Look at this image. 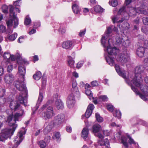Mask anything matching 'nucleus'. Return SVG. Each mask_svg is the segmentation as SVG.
Listing matches in <instances>:
<instances>
[{"label":"nucleus","mask_w":148,"mask_h":148,"mask_svg":"<svg viewBox=\"0 0 148 148\" xmlns=\"http://www.w3.org/2000/svg\"><path fill=\"white\" fill-rule=\"evenodd\" d=\"M10 107L12 110H13L14 111L20 110L19 113H16L14 116V118H13L12 115H9L7 118L6 121L8 122L9 125L12 128H11L12 130H14V127L15 125H16V128L17 126V125L15 124V123L16 121H18L19 117L22 116L23 112V111L22 109L20 106V105L18 102L15 100H13L11 101L10 104Z\"/></svg>","instance_id":"f257e3e1"},{"label":"nucleus","mask_w":148,"mask_h":148,"mask_svg":"<svg viewBox=\"0 0 148 148\" xmlns=\"http://www.w3.org/2000/svg\"><path fill=\"white\" fill-rule=\"evenodd\" d=\"M138 80L136 81V78H134L133 80H131V82L136 87H139L141 91L143 92L144 95L140 92L138 89L131 85V89L134 92L136 93L139 95L140 98L145 101H147L148 99L147 97H148V86L145 84L142 83L143 81L142 79H138Z\"/></svg>","instance_id":"f03ea898"},{"label":"nucleus","mask_w":148,"mask_h":148,"mask_svg":"<svg viewBox=\"0 0 148 148\" xmlns=\"http://www.w3.org/2000/svg\"><path fill=\"white\" fill-rule=\"evenodd\" d=\"M52 103V100H49L46 104L44 105L41 108L42 110L46 109L45 111L41 113V117L44 120H47L51 119L55 115V114L54 112L53 107L49 106L50 103Z\"/></svg>","instance_id":"7ed1b4c3"},{"label":"nucleus","mask_w":148,"mask_h":148,"mask_svg":"<svg viewBox=\"0 0 148 148\" xmlns=\"http://www.w3.org/2000/svg\"><path fill=\"white\" fill-rule=\"evenodd\" d=\"M18 70L19 73L22 77V82H21L18 81H16L14 82V84L19 90L25 92L26 88L23 82L24 80V76L25 74V68L23 65L19 66L18 67Z\"/></svg>","instance_id":"20e7f679"},{"label":"nucleus","mask_w":148,"mask_h":148,"mask_svg":"<svg viewBox=\"0 0 148 148\" xmlns=\"http://www.w3.org/2000/svg\"><path fill=\"white\" fill-rule=\"evenodd\" d=\"M16 127V125H15L14 130L10 128L6 129L3 130L1 133L0 134V141H3L5 139L12 136L13 134Z\"/></svg>","instance_id":"39448f33"},{"label":"nucleus","mask_w":148,"mask_h":148,"mask_svg":"<svg viewBox=\"0 0 148 148\" xmlns=\"http://www.w3.org/2000/svg\"><path fill=\"white\" fill-rule=\"evenodd\" d=\"M145 68L143 66L141 65H138L135 68L134 71L135 73L133 77H131L133 80L134 78H136V80H138V79H142V74L143 73Z\"/></svg>","instance_id":"423d86ee"},{"label":"nucleus","mask_w":148,"mask_h":148,"mask_svg":"<svg viewBox=\"0 0 148 148\" xmlns=\"http://www.w3.org/2000/svg\"><path fill=\"white\" fill-rule=\"evenodd\" d=\"M116 60L122 63L128 62L130 60L129 55L126 51L119 54L116 58Z\"/></svg>","instance_id":"0eeeda50"},{"label":"nucleus","mask_w":148,"mask_h":148,"mask_svg":"<svg viewBox=\"0 0 148 148\" xmlns=\"http://www.w3.org/2000/svg\"><path fill=\"white\" fill-rule=\"evenodd\" d=\"M25 133V130L24 131H20L17 134L16 138L14 140V142L16 143V144L13 146L12 148H16L20 143L22 142L23 138V136Z\"/></svg>","instance_id":"6e6552de"},{"label":"nucleus","mask_w":148,"mask_h":148,"mask_svg":"<svg viewBox=\"0 0 148 148\" xmlns=\"http://www.w3.org/2000/svg\"><path fill=\"white\" fill-rule=\"evenodd\" d=\"M112 39H109L108 40V43L109 45L107 47V51L108 54L110 55H116L118 52L119 50L117 48L114 47L112 48L111 45L112 44Z\"/></svg>","instance_id":"1a4fd4ad"},{"label":"nucleus","mask_w":148,"mask_h":148,"mask_svg":"<svg viewBox=\"0 0 148 148\" xmlns=\"http://www.w3.org/2000/svg\"><path fill=\"white\" fill-rule=\"evenodd\" d=\"M9 9L10 16L12 17L14 20V27L16 28L18 24V19L16 17V14H15L14 12H13L14 8L11 5L9 6Z\"/></svg>","instance_id":"9d476101"},{"label":"nucleus","mask_w":148,"mask_h":148,"mask_svg":"<svg viewBox=\"0 0 148 148\" xmlns=\"http://www.w3.org/2000/svg\"><path fill=\"white\" fill-rule=\"evenodd\" d=\"M75 96L74 94L71 93L70 95L68 97L66 101L67 106L69 108H72L75 104V100L74 96Z\"/></svg>","instance_id":"9b49d317"},{"label":"nucleus","mask_w":148,"mask_h":148,"mask_svg":"<svg viewBox=\"0 0 148 148\" xmlns=\"http://www.w3.org/2000/svg\"><path fill=\"white\" fill-rule=\"evenodd\" d=\"M115 67L116 72L119 74L124 78L126 82L130 84V82L131 79H128L127 78L126 75L125 73V71H121L119 66L117 64L115 65Z\"/></svg>","instance_id":"f8f14e48"},{"label":"nucleus","mask_w":148,"mask_h":148,"mask_svg":"<svg viewBox=\"0 0 148 148\" xmlns=\"http://www.w3.org/2000/svg\"><path fill=\"white\" fill-rule=\"evenodd\" d=\"M22 92L20 93L19 95L17 96V99L20 103L23 104L25 106H26L27 104V97L26 96H23Z\"/></svg>","instance_id":"ddd939ff"},{"label":"nucleus","mask_w":148,"mask_h":148,"mask_svg":"<svg viewBox=\"0 0 148 148\" xmlns=\"http://www.w3.org/2000/svg\"><path fill=\"white\" fill-rule=\"evenodd\" d=\"M112 32V29L111 27H108L105 33L106 36H103L101 39V43L104 47H105L106 40L110 34Z\"/></svg>","instance_id":"4468645a"},{"label":"nucleus","mask_w":148,"mask_h":148,"mask_svg":"<svg viewBox=\"0 0 148 148\" xmlns=\"http://www.w3.org/2000/svg\"><path fill=\"white\" fill-rule=\"evenodd\" d=\"M77 84L75 82L72 83V87L71 89L72 93L74 94L76 96H79V90L77 87Z\"/></svg>","instance_id":"2eb2a0df"},{"label":"nucleus","mask_w":148,"mask_h":148,"mask_svg":"<svg viewBox=\"0 0 148 148\" xmlns=\"http://www.w3.org/2000/svg\"><path fill=\"white\" fill-rule=\"evenodd\" d=\"M64 114L62 113L60 114L56 117L55 123L57 124H61L64 121Z\"/></svg>","instance_id":"dca6fc26"},{"label":"nucleus","mask_w":148,"mask_h":148,"mask_svg":"<svg viewBox=\"0 0 148 148\" xmlns=\"http://www.w3.org/2000/svg\"><path fill=\"white\" fill-rule=\"evenodd\" d=\"M73 44L71 41L67 40L63 42L62 46L63 48L68 49L72 47Z\"/></svg>","instance_id":"f3484780"},{"label":"nucleus","mask_w":148,"mask_h":148,"mask_svg":"<svg viewBox=\"0 0 148 148\" xmlns=\"http://www.w3.org/2000/svg\"><path fill=\"white\" fill-rule=\"evenodd\" d=\"M5 82L8 84L12 83L14 80V76L11 74H7L4 77Z\"/></svg>","instance_id":"a211bd4d"},{"label":"nucleus","mask_w":148,"mask_h":148,"mask_svg":"<svg viewBox=\"0 0 148 148\" xmlns=\"http://www.w3.org/2000/svg\"><path fill=\"white\" fill-rule=\"evenodd\" d=\"M55 106L58 109H62L64 108L63 103L60 99H57L55 101Z\"/></svg>","instance_id":"6ab92c4d"},{"label":"nucleus","mask_w":148,"mask_h":148,"mask_svg":"<svg viewBox=\"0 0 148 148\" xmlns=\"http://www.w3.org/2000/svg\"><path fill=\"white\" fill-rule=\"evenodd\" d=\"M145 52V47H140L137 49L136 53L138 56L142 57L143 56Z\"/></svg>","instance_id":"aec40b11"},{"label":"nucleus","mask_w":148,"mask_h":148,"mask_svg":"<svg viewBox=\"0 0 148 148\" xmlns=\"http://www.w3.org/2000/svg\"><path fill=\"white\" fill-rule=\"evenodd\" d=\"M53 127L52 123H50L45 127L43 130V132L45 134H46L49 132L51 130Z\"/></svg>","instance_id":"412c9836"},{"label":"nucleus","mask_w":148,"mask_h":148,"mask_svg":"<svg viewBox=\"0 0 148 148\" xmlns=\"http://www.w3.org/2000/svg\"><path fill=\"white\" fill-rule=\"evenodd\" d=\"M101 129V125L99 124H95L92 127V131L93 133H97Z\"/></svg>","instance_id":"4be33fe9"},{"label":"nucleus","mask_w":148,"mask_h":148,"mask_svg":"<svg viewBox=\"0 0 148 148\" xmlns=\"http://www.w3.org/2000/svg\"><path fill=\"white\" fill-rule=\"evenodd\" d=\"M89 130L87 128L83 129L82 132V137L84 139H86L88 134Z\"/></svg>","instance_id":"5701e85b"},{"label":"nucleus","mask_w":148,"mask_h":148,"mask_svg":"<svg viewBox=\"0 0 148 148\" xmlns=\"http://www.w3.org/2000/svg\"><path fill=\"white\" fill-rule=\"evenodd\" d=\"M69 59L68 60V65L71 68L74 67L75 61L74 59L71 56H68Z\"/></svg>","instance_id":"b1692460"},{"label":"nucleus","mask_w":148,"mask_h":148,"mask_svg":"<svg viewBox=\"0 0 148 148\" xmlns=\"http://www.w3.org/2000/svg\"><path fill=\"white\" fill-rule=\"evenodd\" d=\"M136 15V8L131 7L129 10V15L134 16Z\"/></svg>","instance_id":"393cba45"},{"label":"nucleus","mask_w":148,"mask_h":148,"mask_svg":"<svg viewBox=\"0 0 148 148\" xmlns=\"http://www.w3.org/2000/svg\"><path fill=\"white\" fill-rule=\"evenodd\" d=\"M72 8L73 12L75 14H78L80 10V9L78 6L76 4H74L73 5Z\"/></svg>","instance_id":"a878e982"},{"label":"nucleus","mask_w":148,"mask_h":148,"mask_svg":"<svg viewBox=\"0 0 148 148\" xmlns=\"http://www.w3.org/2000/svg\"><path fill=\"white\" fill-rule=\"evenodd\" d=\"M6 99L3 96H0V112L2 110V108L5 102Z\"/></svg>","instance_id":"bb28decb"},{"label":"nucleus","mask_w":148,"mask_h":148,"mask_svg":"<svg viewBox=\"0 0 148 148\" xmlns=\"http://www.w3.org/2000/svg\"><path fill=\"white\" fill-rule=\"evenodd\" d=\"M43 98V96L42 95V94L41 92H39V94L38 100L37 103L36 104L37 108L36 109V110H37L39 106V104L41 103V102L42 101Z\"/></svg>","instance_id":"cd10ccee"},{"label":"nucleus","mask_w":148,"mask_h":148,"mask_svg":"<svg viewBox=\"0 0 148 148\" xmlns=\"http://www.w3.org/2000/svg\"><path fill=\"white\" fill-rule=\"evenodd\" d=\"M94 9L95 11L97 12L102 13L104 11V9L99 5L95 6Z\"/></svg>","instance_id":"c85d7f7f"},{"label":"nucleus","mask_w":148,"mask_h":148,"mask_svg":"<svg viewBox=\"0 0 148 148\" xmlns=\"http://www.w3.org/2000/svg\"><path fill=\"white\" fill-rule=\"evenodd\" d=\"M121 143L124 145L126 148H128V143L127 141V139L125 137L122 136L121 138Z\"/></svg>","instance_id":"c756f323"},{"label":"nucleus","mask_w":148,"mask_h":148,"mask_svg":"<svg viewBox=\"0 0 148 148\" xmlns=\"http://www.w3.org/2000/svg\"><path fill=\"white\" fill-rule=\"evenodd\" d=\"M106 60L108 64L111 66H113L114 64V62L112 57H108L106 59Z\"/></svg>","instance_id":"7c9ffc66"},{"label":"nucleus","mask_w":148,"mask_h":148,"mask_svg":"<svg viewBox=\"0 0 148 148\" xmlns=\"http://www.w3.org/2000/svg\"><path fill=\"white\" fill-rule=\"evenodd\" d=\"M33 77L34 79L38 80L41 77V73L40 71H38L33 75Z\"/></svg>","instance_id":"2f4dec72"},{"label":"nucleus","mask_w":148,"mask_h":148,"mask_svg":"<svg viewBox=\"0 0 148 148\" xmlns=\"http://www.w3.org/2000/svg\"><path fill=\"white\" fill-rule=\"evenodd\" d=\"M136 13L143 14L145 15H146L147 14V12L146 11L143 10L140 7H138L137 8H136Z\"/></svg>","instance_id":"473e14b6"},{"label":"nucleus","mask_w":148,"mask_h":148,"mask_svg":"<svg viewBox=\"0 0 148 148\" xmlns=\"http://www.w3.org/2000/svg\"><path fill=\"white\" fill-rule=\"evenodd\" d=\"M60 134L59 132H57L54 133L53 136V138L54 139H56L57 141H60Z\"/></svg>","instance_id":"72a5a7b5"},{"label":"nucleus","mask_w":148,"mask_h":148,"mask_svg":"<svg viewBox=\"0 0 148 148\" xmlns=\"http://www.w3.org/2000/svg\"><path fill=\"white\" fill-rule=\"evenodd\" d=\"M113 115L114 116L117 117L118 119H119L121 117V113L120 111L116 110L113 113Z\"/></svg>","instance_id":"f704fd0d"},{"label":"nucleus","mask_w":148,"mask_h":148,"mask_svg":"<svg viewBox=\"0 0 148 148\" xmlns=\"http://www.w3.org/2000/svg\"><path fill=\"white\" fill-rule=\"evenodd\" d=\"M6 21L7 25L8 27V29H9V28H10L12 26L13 20L12 19H10L8 20H6ZM8 30L9 29H8Z\"/></svg>","instance_id":"c9c22d12"},{"label":"nucleus","mask_w":148,"mask_h":148,"mask_svg":"<svg viewBox=\"0 0 148 148\" xmlns=\"http://www.w3.org/2000/svg\"><path fill=\"white\" fill-rule=\"evenodd\" d=\"M38 144L40 147L42 148L45 147L47 145L46 143L43 140L39 141Z\"/></svg>","instance_id":"e433bc0d"},{"label":"nucleus","mask_w":148,"mask_h":148,"mask_svg":"<svg viewBox=\"0 0 148 148\" xmlns=\"http://www.w3.org/2000/svg\"><path fill=\"white\" fill-rule=\"evenodd\" d=\"M122 45L125 47H127L130 45V42L128 39H127L125 41H123L122 42Z\"/></svg>","instance_id":"4c0bfd02"},{"label":"nucleus","mask_w":148,"mask_h":148,"mask_svg":"<svg viewBox=\"0 0 148 148\" xmlns=\"http://www.w3.org/2000/svg\"><path fill=\"white\" fill-rule=\"evenodd\" d=\"M17 36V34L14 33V34L10 35L8 37V39L11 40L13 41L16 38Z\"/></svg>","instance_id":"58836bf2"},{"label":"nucleus","mask_w":148,"mask_h":148,"mask_svg":"<svg viewBox=\"0 0 148 148\" xmlns=\"http://www.w3.org/2000/svg\"><path fill=\"white\" fill-rule=\"evenodd\" d=\"M95 117L97 121L99 122H101L103 121V118L100 116L99 114L98 113L95 114Z\"/></svg>","instance_id":"ea45409f"},{"label":"nucleus","mask_w":148,"mask_h":148,"mask_svg":"<svg viewBox=\"0 0 148 148\" xmlns=\"http://www.w3.org/2000/svg\"><path fill=\"white\" fill-rule=\"evenodd\" d=\"M8 7L6 5H3L2 7V11L5 13H8Z\"/></svg>","instance_id":"a19ab883"},{"label":"nucleus","mask_w":148,"mask_h":148,"mask_svg":"<svg viewBox=\"0 0 148 148\" xmlns=\"http://www.w3.org/2000/svg\"><path fill=\"white\" fill-rule=\"evenodd\" d=\"M123 41V39L119 37H117L116 38V44L118 45H119L121 44Z\"/></svg>","instance_id":"79ce46f5"},{"label":"nucleus","mask_w":148,"mask_h":148,"mask_svg":"<svg viewBox=\"0 0 148 148\" xmlns=\"http://www.w3.org/2000/svg\"><path fill=\"white\" fill-rule=\"evenodd\" d=\"M31 22V20L30 18L28 16H27L24 21V24L25 25H29Z\"/></svg>","instance_id":"37998d69"},{"label":"nucleus","mask_w":148,"mask_h":148,"mask_svg":"<svg viewBox=\"0 0 148 148\" xmlns=\"http://www.w3.org/2000/svg\"><path fill=\"white\" fill-rule=\"evenodd\" d=\"M109 2L111 3L112 5L114 7L116 6L118 3V1L117 0H111Z\"/></svg>","instance_id":"c03bdc74"},{"label":"nucleus","mask_w":148,"mask_h":148,"mask_svg":"<svg viewBox=\"0 0 148 148\" xmlns=\"http://www.w3.org/2000/svg\"><path fill=\"white\" fill-rule=\"evenodd\" d=\"M3 57L4 59L8 60L10 59L11 55L8 52H6L4 53Z\"/></svg>","instance_id":"a18cd8bd"},{"label":"nucleus","mask_w":148,"mask_h":148,"mask_svg":"<svg viewBox=\"0 0 148 148\" xmlns=\"http://www.w3.org/2000/svg\"><path fill=\"white\" fill-rule=\"evenodd\" d=\"M92 112L89 110H87L85 113V117L87 118H88L92 114Z\"/></svg>","instance_id":"49530a36"},{"label":"nucleus","mask_w":148,"mask_h":148,"mask_svg":"<svg viewBox=\"0 0 148 148\" xmlns=\"http://www.w3.org/2000/svg\"><path fill=\"white\" fill-rule=\"evenodd\" d=\"M123 25V27L125 29H127L130 28L129 24L126 21L124 22Z\"/></svg>","instance_id":"de8ad7c7"},{"label":"nucleus","mask_w":148,"mask_h":148,"mask_svg":"<svg viewBox=\"0 0 148 148\" xmlns=\"http://www.w3.org/2000/svg\"><path fill=\"white\" fill-rule=\"evenodd\" d=\"M99 98L103 101H107L108 100L107 97L106 95H101L99 97Z\"/></svg>","instance_id":"09e8293b"},{"label":"nucleus","mask_w":148,"mask_h":148,"mask_svg":"<svg viewBox=\"0 0 148 148\" xmlns=\"http://www.w3.org/2000/svg\"><path fill=\"white\" fill-rule=\"evenodd\" d=\"M143 23L145 25H148V17H144L142 18Z\"/></svg>","instance_id":"8fccbe9b"},{"label":"nucleus","mask_w":148,"mask_h":148,"mask_svg":"<svg viewBox=\"0 0 148 148\" xmlns=\"http://www.w3.org/2000/svg\"><path fill=\"white\" fill-rule=\"evenodd\" d=\"M118 18L116 16H114L112 17V20L113 22L114 23H115V22L118 23H119V21H118Z\"/></svg>","instance_id":"3c124183"},{"label":"nucleus","mask_w":148,"mask_h":148,"mask_svg":"<svg viewBox=\"0 0 148 148\" xmlns=\"http://www.w3.org/2000/svg\"><path fill=\"white\" fill-rule=\"evenodd\" d=\"M6 27L3 25H0V30L2 33L5 32L6 31Z\"/></svg>","instance_id":"603ef678"},{"label":"nucleus","mask_w":148,"mask_h":148,"mask_svg":"<svg viewBox=\"0 0 148 148\" xmlns=\"http://www.w3.org/2000/svg\"><path fill=\"white\" fill-rule=\"evenodd\" d=\"M94 105L93 104H90L88 105L87 110H89L92 112V110L94 109Z\"/></svg>","instance_id":"864d4df0"},{"label":"nucleus","mask_w":148,"mask_h":148,"mask_svg":"<svg viewBox=\"0 0 148 148\" xmlns=\"http://www.w3.org/2000/svg\"><path fill=\"white\" fill-rule=\"evenodd\" d=\"M107 108L109 111L111 112L113 111V106L110 105H108L107 106Z\"/></svg>","instance_id":"5fc2aeb1"},{"label":"nucleus","mask_w":148,"mask_h":148,"mask_svg":"<svg viewBox=\"0 0 148 148\" xmlns=\"http://www.w3.org/2000/svg\"><path fill=\"white\" fill-rule=\"evenodd\" d=\"M128 137L129 138V142L130 144H136V143L134 141V140L133 139H132L131 137L130 136H128Z\"/></svg>","instance_id":"6e6d98bb"},{"label":"nucleus","mask_w":148,"mask_h":148,"mask_svg":"<svg viewBox=\"0 0 148 148\" xmlns=\"http://www.w3.org/2000/svg\"><path fill=\"white\" fill-rule=\"evenodd\" d=\"M83 63L84 62L83 61H80L79 62L77 63V65L76 67L78 69L79 68L82 66Z\"/></svg>","instance_id":"4d7b16f0"},{"label":"nucleus","mask_w":148,"mask_h":148,"mask_svg":"<svg viewBox=\"0 0 148 148\" xmlns=\"http://www.w3.org/2000/svg\"><path fill=\"white\" fill-rule=\"evenodd\" d=\"M125 8L123 6L121 8L118 12V14H121L123 12H124L125 11Z\"/></svg>","instance_id":"13d9d810"},{"label":"nucleus","mask_w":148,"mask_h":148,"mask_svg":"<svg viewBox=\"0 0 148 148\" xmlns=\"http://www.w3.org/2000/svg\"><path fill=\"white\" fill-rule=\"evenodd\" d=\"M86 32V29H85L84 30H81L80 31V32L79 33V35L80 36H84Z\"/></svg>","instance_id":"bf43d9fd"},{"label":"nucleus","mask_w":148,"mask_h":148,"mask_svg":"<svg viewBox=\"0 0 148 148\" xmlns=\"http://www.w3.org/2000/svg\"><path fill=\"white\" fill-rule=\"evenodd\" d=\"M91 84L92 86H96L98 85V84L96 81H92L91 83Z\"/></svg>","instance_id":"052dcab7"},{"label":"nucleus","mask_w":148,"mask_h":148,"mask_svg":"<svg viewBox=\"0 0 148 148\" xmlns=\"http://www.w3.org/2000/svg\"><path fill=\"white\" fill-rule=\"evenodd\" d=\"M85 93L88 96H92V94L91 92L89 90H86L85 91Z\"/></svg>","instance_id":"680f3d73"},{"label":"nucleus","mask_w":148,"mask_h":148,"mask_svg":"<svg viewBox=\"0 0 148 148\" xmlns=\"http://www.w3.org/2000/svg\"><path fill=\"white\" fill-rule=\"evenodd\" d=\"M51 137L49 136H47L45 137V141L46 142V143H48L50 141Z\"/></svg>","instance_id":"e2e57ef3"},{"label":"nucleus","mask_w":148,"mask_h":148,"mask_svg":"<svg viewBox=\"0 0 148 148\" xmlns=\"http://www.w3.org/2000/svg\"><path fill=\"white\" fill-rule=\"evenodd\" d=\"M109 141L107 139H106L105 140V142L103 144H100L101 145H105L107 146L109 145Z\"/></svg>","instance_id":"0e129e2a"},{"label":"nucleus","mask_w":148,"mask_h":148,"mask_svg":"<svg viewBox=\"0 0 148 148\" xmlns=\"http://www.w3.org/2000/svg\"><path fill=\"white\" fill-rule=\"evenodd\" d=\"M66 129L67 131L69 133L71 132L72 131V128L70 126H67Z\"/></svg>","instance_id":"69168bd1"},{"label":"nucleus","mask_w":148,"mask_h":148,"mask_svg":"<svg viewBox=\"0 0 148 148\" xmlns=\"http://www.w3.org/2000/svg\"><path fill=\"white\" fill-rule=\"evenodd\" d=\"M145 48L148 49V40H146L144 42Z\"/></svg>","instance_id":"338daca9"},{"label":"nucleus","mask_w":148,"mask_h":148,"mask_svg":"<svg viewBox=\"0 0 148 148\" xmlns=\"http://www.w3.org/2000/svg\"><path fill=\"white\" fill-rule=\"evenodd\" d=\"M24 39L23 36H21L20 37L18 40V41L19 43H21L23 42V40Z\"/></svg>","instance_id":"774afa93"}]
</instances>
